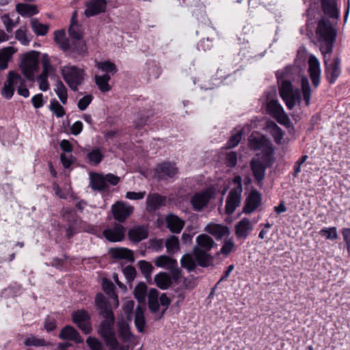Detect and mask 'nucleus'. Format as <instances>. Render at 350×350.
Segmentation results:
<instances>
[{
	"label": "nucleus",
	"instance_id": "4468645a",
	"mask_svg": "<svg viewBox=\"0 0 350 350\" xmlns=\"http://www.w3.org/2000/svg\"><path fill=\"white\" fill-rule=\"evenodd\" d=\"M178 173L176 164L171 162H163L158 164L155 169V176L159 180L173 178Z\"/></svg>",
	"mask_w": 350,
	"mask_h": 350
},
{
	"label": "nucleus",
	"instance_id": "a211bd4d",
	"mask_svg": "<svg viewBox=\"0 0 350 350\" xmlns=\"http://www.w3.org/2000/svg\"><path fill=\"white\" fill-rule=\"evenodd\" d=\"M126 233V228L120 225L116 224L112 228L105 229L103 234L107 240L111 242H119L124 239Z\"/></svg>",
	"mask_w": 350,
	"mask_h": 350
},
{
	"label": "nucleus",
	"instance_id": "6e6552de",
	"mask_svg": "<svg viewBox=\"0 0 350 350\" xmlns=\"http://www.w3.org/2000/svg\"><path fill=\"white\" fill-rule=\"evenodd\" d=\"M23 82L24 79L19 74L14 71H10L1 90L3 96L8 100L12 98L15 91V86L18 84L21 85Z\"/></svg>",
	"mask_w": 350,
	"mask_h": 350
},
{
	"label": "nucleus",
	"instance_id": "8fccbe9b",
	"mask_svg": "<svg viewBox=\"0 0 350 350\" xmlns=\"http://www.w3.org/2000/svg\"><path fill=\"white\" fill-rule=\"evenodd\" d=\"M15 38L18 40L21 44L24 46L29 45L31 37L28 38L27 35V29L25 27H21L15 32Z\"/></svg>",
	"mask_w": 350,
	"mask_h": 350
},
{
	"label": "nucleus",
	"instance_id": "6ab92c4d",
	"mask_svg": "<svg viewBox=\"0 0 350 350\" xmlns=\"http://www.w3.org/2000/svg\"><path fill=\"white\" fill-rule=\"evenodd\" d=\"M106 5V0H90L85 3L84 14L88 18L98 15L105 11Z\"/></svg>",
	"mask_w": 350,
	"mask_h": 350
},
{
	"label": "nucleus",
	"instance_id": "e433bc0d",
	"mask_svg": "<svg viewBox=\"0 0 350 350\" xmlns=\"http://www.w3.org/2000/svg\"><path fill=\"white\" fill-rule=\"evenodd\" d=\"M14 52L12 47L0 50V69L5 70L8 68V61L12 58Z\"/></svg>",
	"mask_w": 350,
	"mask_h": 350
},
{
	"label": "nucleus",
	"instance_id": "09e8293b",
	"mask_svg": "<svg viewBox=\"0 0 350 350\" xmlns=\"http://www.w3.org/2000/svg\"><path fill=\"white\" fill-rule=\"evenodd\" d=\"M24 345L27 347H43L49 345V342L43 338L31 336L25 339Z\"/></svg>",
	"mask_w": 350,
	"mask_h": 350
},
{
	"label": "nucleus",
	"instance_id": "f3484780",
	"mask_svg": "<svg viewBox=\"0 0 350 350\" xmlns=\"http://www.w3.org/2000/svg\"><path fill=\"white\" fill-rule=\"evenodd\" d=\"M166 197L157 193H149L146 198V211L148 213H153L160 207L165 205Z\"/></svg>",
	"mask_w": 350,
	"mask_h": 350
},
{
	"label": "nucleus",
	"instance_id": "c756f323",
	"mask_svg": "<svg viewBox=\"0 0 350 350\" xmlns=\"http://www.w3.org/2000/svg\"><path fill=\"white\" fill-rule=\"evenodd\" d=\"M148 302L149 310L156 313L159 310V291L156 288H150L148 293Z\"/></svg>",
	"mask_w": 350,
	"mask_h": 350
},
{
	"label": "nucleus",
	"instance_id": "20e7f679",
	"mask_svg": "<svg viewBox=\"0 0 350 350\" xmlns=\"http://www.w3.org/2000/svg\"><path fill=\"white\" fill-rule=\"evenodd\" d=\"M196 245L193 248V257L189 254L183 256L180 259L182 267L191 272L195 270L196 265L202 267H208L213 257L209 253L211 248L217 246L213 239L206 234H201L196 237Z\"/></svg>",
	"mask_w": 350,
	"mask_h": 350
},
{
	"label": "nucleus",
	"instance_id": "9b49d317",
	"mask_svg": "<svg viewBox=\"0 0 350 350\" xmlns=\"http://www.w3.org/2000/svg\"><path fill=\"white\" fill-rule=\"evenodd\" d=\"M112 214L116 220L124 222L133 212V207L124 202H117L111 207Z\"/></svg>",
	"mask_w": 350,
	"mask_h": 350
},
{
	"label": "nucleus",
	"instance_id": "603ef678",
	"mask_svg": "<svg viewBox=\"0 0 350 350\" xmlns=\"http://www.w3.org/2000/svg\"><path fill=\"white\" fill-rule=\"evenodd\" d=\"M49 109L57 118L63 117L66 113L64 107L55 98L51 100Z\"/></svg>",
	"mask_w": 350,
	"mask_h": 350
},
{
	"label": "nucleus",
	"instance_id": "f8f14e48",
	"mask_svg": "<svg viewBox=\"0 0 350 350\" xmlns=\"http://www.w3.org/2000/svg\"><path fill=\"white\" fill-rule=\"evenodd\" d=\"M308 72L314 88H318L321 83V70L320 62L314 55H310L308 58Z\"/></svg>",
	"mask_w": 350,
	"mask_h": 350
},
{
	"label": "nucleus",
	"instance_id": "864d4df0",
	"mask_svg": "<svg viewBox=\"0 0 350 350\" xmlns=\"http://www.w3.org/2000/svg\"><path fill=\"white\" fill-rule=\"evenodd\" d=\"M98 68L103 71L107 72L109 75V73L113 75L117 72L116 66L110 61L98 63Z\"/></svg>",
	"mask_w": 350,
	"mask_h": 350
},
{
	"label": "nucleus",
	"instance_id": "4be33fe9",
	"mask_svg": "<svg viewBox=\"0 0 350 350\" xmlns=\"http://www.w3.org/2000/svg\"><path fill=\"white\" fill-rule=\"evenodd\" d=\"M250 147L252 150L262 151L266 148L271 145V142L264 135L250 136L249 138Z\"/></svg>",
	"mask_w": 350,
	"mask_h": 350
},
{
	"label": "nucleus",
	"instance_id": "473e14b6",
	"mask_svg": "<svg viewBox=\"0 0 350 350\" xmlns=\"http://www.w3.org/2000/svg\"><path fill=\"white\" fill-rule=\"evenodd\" d=\"M54 40L64 51L67 52L70 49V41L65 38L64 30L55 31L54 32Z\"/></svg>",
	"mask_w": 350,
	"mask_h": 350
},
{
	"label": "nucleus",
	"instance_id": "58836bf2",
	"mask_svg": "<svg viewBox=\"0 0 350 350\" xmlns=\"http://www.w3.org/2000/svg\"><path fill=\"white\" fill-rule=\"evenodd\" d=\"M70 49L68 51H73L79 55H83L87 52V46L82 38L74 39L70 42Z\"/></svg>",
	"mask_w": 350,
	"mask_h": 350
},
{
	"label": "nucleus",
	"instance_id": "f03ea898",
	"mask_svg": "<svg viewBox=\"0 0 350 350\" xmlns=\"http://www.w3.org/2000/svg\"><path fill=\"white\" fill-rule=\"evenodd\" d=\"M95 305L99 314L104 318L98 326V334L105 341V345L111 350H129V345H122L117 340L114 329L115 316L110 302L99 293L96 295Z\"/></svg>",
	"mask_w": 350,
	"mask_h": 350
},
{
	"label": "nucleus",
	"instance_id": "680f3d73",
	"mask_svg": "<svg viewBox=\"0 0 350 350\" xmlns=\"http://www.w3.org/2000/svg\"><path fill=\"white\" fill-rule=\"evenodd\" d=\"M237 163V154L235 152H230L226 155V164L228 167H233Z\"/></svg>",
	"mask_w": 350,
	"mask_h": 350
},
{
	"label": "nucleus",
	"instance_id": "4d7b16f0",
	"mask_svg": "<svg viewBox=\"0 0 350 350\" xmlns=\"http://www.w3.org/2000/svg\"><path fill=\"white\" fill-rule=\"evenodd\" d=\"M123 273L128 282H131L134 280L137 272L136 269L133 266L129 265L123 269Z\"/></svg>",
	"mask_w": 350,
	"mask_h": 350
},
{
	"label": "nucleus",
	"instance_id": "0e129e2a",
	"mask_svg": "<svg viewBox=\"0 0 350 350\" xmlns=\"http://www.w3.org/2000/svg\"><path fill=\"white\" fill-rule=\"evenodd\" d=\"M105 183H106V185H107L109 187V185H113V186H116L118 184V183L120 182V178L113 174H105Z\"/></svg>",
	"mask_w": 350,
	"mask_h": 350
},
{
	"label": "nucleus",
	"instance_id": "c03bdc74",
	"mask_svg": "<svg viewBox=\"0 0 350 350\" xmlns=\"http://www.w3.org/2000/svg\"><path fill=\"white\" fill-rule=\"evenodd\" d=\"M87 158L91 165H97L103 161L104 155L99 148H94L88 153Z\"/></svg>",
	"mask_w": 350,
	"mask_h": 350
},
{
	"label": "nucleus",
	"instance_id": "2f4dec72",
	"mask_svg": "<svg viewBox=\"0 0 350 350\" xmlns=\"http://www.w3.org/2000/svg\"><path fill=\"white\" fill-rule=\"evenodd\" d=\"M154 282L159 288L165 290L172 285V279L167 273L160 272L154 276Z\"/></svg>",
	"mask_w": 350,
	"mask_h": 350
},
{
	"label": "nucleus",
	"instance_id": "dca6fc26",
	"mask_svg": "<svg viewBox=\"0 0 350 350\" xmlns=\"http://www.w3.org/2000/svg\"><path fill=\"white\" fill-rule=\"evenodd\" d=\"M250 167L257 185L262 187L265 177V171L268 167L263 164L259 157H255L250 161Z\"/></svg>",
	"mask_w": 350,
	"mask_h": 350
},
{
	"label": "nucleus",
	"instance_id": "37998d69",
	"mask_svg": "<svg viewBox=\"0 0 350 350\" xmlns=\"http://www.w3.org/2000/svg\"><path fill=\"white\" fill-rule=\"evenodd\" d=\"M54 91L57 95L58 98L61 100V102L65 105L67 102L68 94H67V89L62 81L58 80L55 83V88H54Z\"/></svg>",
	"mask_w": 350,
	"mask_h": 350
},
{
	"label": "nucleus",
	"instance_id": "aec40b11",
	"mask_svg": "<svg viewBox=\"0 0 350 350\" xmlns=\"http://www.w3.org/2000/svg\"><path fill=\"white\" fill-rule=\"evenodd\" d=\"M235 234L238 239H245L253 230L250 220L244 217L235 225Z\"/></svg>",
	"mask_w": 350,
	"mask_h": 350
},
{
	"label": "nucleus",
	"instance_id": "ea45409f",
	"mask_svg": "<svg viewBox=\"0 0 350 350\" xmlns=\"http://www.w3.org/2000/svg\"><path fill=\"white\" fill-rule=\"evenodd\" d=\"M31 25L33 31L37 36H45L49 31V25L42 24L37 18H33L31 19Z\"/></svg>",
	"mask_w": 350,
	"mask_h": 350
},
{
	"label": "nucleus",
	"instance_id": "de8ad7c7",
	"mask_svg": "<svg viewBox=\"0 0 350 350\" xmlns=\"http://www.w3.org/2000/svg\"><path fill=\"white\" fill-rule=\"evenodd\" d=\"M270 133L273 137L274 141L278 144H282L284 137V132L275 123L271 122L270 125Z\"/></svg>",
	"mask_w": 350,
	"mask_h": 350
},
{
	"label": "nucleus",
	"instance_id": "7ed1b4c3",
	"mask_svg": "<svg viewBox=\"0 0 350 350\" xmlns=\"http://www.w3.org/2000/svg\"><path fill=\"white\" fill-rule=\"evenodd\" d=\"M288 68L276 72L278 83H279V92L288 109H293L296 104L300 105L301 102V93L303 100L306 106L310 105L311 87L307 77L302 76L301 79V90L294 89L292 83L286 79Z\"/></svg>",
	"mask_w": 350,
	"mask_h": 350
},
{
	"label": "nucleus",
	"instance_id": "7c9ffc66",
	"mask_svg": "<svg viewBox=\"0 0 350 350\" xmlns=\"http://www.w3.org/2000/svg\"><path fill=\"white\" fill-rule=\"evenodd\" d=\"M16 10L22 16H31L38 12L36 5L26 3H18L16 6Z\"/></svg>",
	"mask_w": 350,
	"mask_h": 350
},
{
	"label": "nucleus",
	"instance_id": "c85d7f7f",
	"mask_svg": "<svg viewBox=\"0 0 350 350\" xmlns=\"http://www.w3.org/2000/svg\"><path fill=\"white\" fill-rule=\"evenodd\" d=\"M110 253L113 258L116 259H125L131 262L134 261L133 253L131 250L121 247V248H112Z\"/></svg>",
	"mask_w": 350,
	"mask_h": 350
},
{
	"label": "nucleus",
	"instance_id": "c9c22d12",
	"mask_svg": "<svg viewBox=\"0 0 350 350\" xmlns=\"http://www.w3.org/2000/svg\"><path fill=\"white\" fill-rule=\"evenodd\" d=\"M111 77L108 73H105L101 76L96 75V84L102 92H107L111 90V87L109 85V81Z\"/></svg>",
	"mask_w": 350,
	"mask_h": 350
},
{
	"label": "nucleus",
	"instance_id": "1a4fd4ad",
	"mask_svg": "<svg viewBox=\"0 0 350 350\" xmlns=\"http://www.w3.org/2000/svg\"><path fill=\"white\" fill-rule=\"evenodd\" d=\"M72 319L75 324L85 334H88L92 332L90 315L85 310H78L72 314Z\"/></svg>",
	"mask_w": 350,
	"mask_h": 350
},
{
	"label": "nucleus",
	"instance_id": "4c0bfd02",
	"mask_svg": "<svg viewBox=\"0 0 350 350\" xmlns=\"http://www.w3.org/2000/svg\"><path fill=\"white\" fill-rule=\"evenodd\" d=\"M208 232L215 236L216 239H221L222 237L229 234V228L227 226L215 224L210 227Z\"/></svg>",
	"mask_w": 350,
	"mask_h": 350
},
{
	"label": "nucleus",
	"instance_id": "b1692460",
	"mask_svg": "<svg viewBox=\"0 0 350 350\" xmlns=\"http://www.w3.org/2000/svg\"><path fill=\"white\" fill-rule=\"evenodd\" d=\"M165 221L168 229L174 233H180L185 225V221L174 214H169Z\"/></svg>",
	"mask_w": 350,
	"mask_h": 350
},
{
	"label": "nucleus",
	"instance_id": "a18cd8bd",
	"mask_svg": "<svg viewBox=\"0 0 350 350\" xmlns=\"http://www.w3.org/2000/svg\"><path fill=\"white\" fill-rule=\"evenodd\" d=\"M138 266L141 271L142 274L148 281L151 279V274L154 269V267L152 264L146 260H139L138 262Z\"/></svg>",
	"mask_w": 350,
	"mask_h": 350
},
{
	"label": "nucleus",
	"instance_id": "e2e57ef3",
	"mask_svg": "<svg viewBox=\"0 0 350 350\" xmlns=\"http://www.w3.org/2000/svg\"><path fill=\"white\" fill-rule=\"evenodd\" d=\"M234 246V243L232 240H226L221 248L220 252L225 256H228L232 252Z\"/></svg>",
	"mask_w": 350,
	"mask_h": 350
},
{
	"label": "nucleus",
	"instance_id": "338daca9",
	"mask_svg": "<svg viewBox=\"0 0 350 350\" xmlns=\"http://www.w3.org/2000/svg\"><path fill=\"white\" fill-rule=\"evenodd\" d=\"M150 247L155 252H161L163 247V241L162 239H152L150 242Z\"/></svg>",
	"mask_w": 350,
	"mask_h": 350
},
{
	"label": "nucleus",
	"instance_id": "a19ab883",
	"mask_svg": "<svg viewBox=\"0 0 350 350\" xmlns=\"http://www.w3.org/2000/svg\"><path fill=\"white\" fill-rule=\"evenodd\" d=\"M102 287L104 292L111 298L118 301V295L116 293V286L113 283L107 278L103 279Z\"/></svg>",
	"mask_w": 350,
	"mask_h": 350
},
{
	"label": "nucleus",
	"instance_id": "bf43d9fd",
	"mask_svg": "<svg viewBox=\"0 0 350 350\" xmlns=\"http://www.w3.org/2000/svg\"><path fill=\"white\" fill-rule=\"evenodd\" d=\"M1 21L5 26V29L8 33H12L14 27H15L16 24L13 21L12 18H10L8 14L3 15L1 17Z\"/></svg>",
	"mask_w": 350,
	"mask_h": 350
},
{
	"label": "nucleus",
	"instance_id": "72a5a7b5",
	"mask_svg": "<svg viewBox=\"0 0 350 350\" xmlns=\"http://www.w3.org/2000/svg\"><path fill=\"white\" fill-rule=\"evenodd\" d=\"M134 297L139 304H145L147 295V285L144 282H139L133 291Z\"/></svg>",
	"mask_w": 350,
	"mask_h": 350
},
{
	"label": "nucleus",
	"instance_id": "2eb2a0df",
	"mask_svg": "<svg viewBox=\"0 0 350 350\" xmlns=\"http://www.w3.org/2000/svg\"><path fill=\"white\" fill-rule=\"evenodd\" d=\"M262 196L256 189H252L245 200L243 212L245 214H251L255 211L261 204Z\"/></svg>",
	"mask_w": 350,
	"mask_h": 350
},
{
	"label": "nucleus",
	"instance_id": "9d476101",
	"mask_svg": "<svg viewBox=\"0 0 350 350\" xmlns=\"http://www.w3.org/2000/svg\"><path fill=\"white\" fill-rule=\"evenodd\" d=\"M213 196L214 192L210 189L195 193L190 200L193 209L195 211H201Z\"/></svg>",
	"mask_w": 350,
	"mask_h": 350
},
{
	"label": "nucleus",
	"instance_id": "79ce46f5",
	"mask_svg": "<svg viewBox=\"0 0 350 350\" xmlns=\"http://www.w3.org/2000/svg\"><path fill=\"white\" fill-rule=\"evenodd\" d=\"M118 332L120 338L125 342L131 341L133 337L129 325L124 322L119 323Z\"/></svg>",
	"mask_w": 350,
	"mask_h": 350
},
{
	"label": "nucleus",
	"instance_id": "cd10ccee",
	"mask_svg": "<svg viewBox=\"0 0 350 350\" xmlns=\"http://www.w3.org/2000/svg\"><path fill=\"white\" fill-rule=\"evenodd\" d=\"M134 323L139 332H144L146 320L144 317V308L142 306H137L135 308Z\"/></svg>",
	"mask_w": 350,
	"mask_h": 350
},
{
	"label": "nucleus",
	"instance_id": "13d9d810",
	"mask_svg": "<svg viewBox=\"0 0 350 350\" xmlns=\"http://www.w3.org/2000/svg\"><path fill=\"white\" fill-rule=\"evenodd\" d=\"M93 99V96L91 94H88L82 97L78 101L77 106L81 111L85 110L88 105L91 103Z\"/></svg>",
	"mask_w": 350,
	"mask_h": 350
},
{
	"label": "nucleus",
	"instance_id": "69168bd1",
	"mask_svg": "<svg viewBox=\"0 0 350 350\" xmlns=\"http://www.w3.org/2000/svg\"><path fill=\"white\" fill-rule=\"evenodd\" d=\"M146 195V191L135 192L128 191L126 193V198L129 200H136L143 199Z\"/></svg>",
	"mask_w": 350,
	"mask_h": 350
},
{
	"label": "nucleus",
	"instance_id": "412c9836",
	"mask_svg": "<svg viewBox=\"0 0 350 350\" xmlns=\"http://www.w3.org/2000/svg\"><path fill=\"white\" fill-rule=\"evenodd\" d=\"M59 337L62 340L73 341L77 344L83 342V338L81 337L77 330L70 325H66L63 327L59 333Z\"/></svg>",
	"mask_w": 350,
	"mask_h": 350
},
{
	"label": "nucleus",
	"instance_id": "a878e982",
	"mask_svg": "<svg viewBox=\"0 0 350 350\" xmlns=\"http://www.w3.org/2000/svg\"><path fill=\"white\" fill-rule=\"evenodd\" d=\"M90 185L91 188L94 191H101L108 189V186L106 185L104 174L98 173L90 174Z\"/></svg>",
	"mask_w": 350,
	"mask_h": 350
},
{
	"label": "nucleus",
	"instance_id": "f257e3e1",
	"mask_svg": "<svg viewBox=\"0 0 350 350\" xmlns=\"http://www.w3.org/2000/svg\"><path fill=\"white\" fill-rule=\"evenodd\" d=\"M316 33L320 51L323 55L325 79L329 84H334L342 72L341 59L336 57L329 62L327 55H329L333 51L337 31L327 18H322L318 23Z\"/></svg>",
	"mask_w": 350,
	"mask_h": 350
},
{
	"label": "nucleus",
	"instance_id": "774afa93",
	"mask_svg": "<svg viewBox=\"0 0 350 350\" xmlns=\"http://www.w3.org/2000/svg\"><path fill=\"white\" fill-rule=\"evenodd\" d=\"M341 232L347 246V250L350 253V228H343Z\"/></svg>",
	"mask_w": 350,
	"mask_h": 350
},
{
	"label": "nucleus",
	"instance_id": "052dcab7",
	"mask_svg": "<svg viewBox=\"0 0 350 350\" xmlns=\"http://www.w3.org/2000/svg\"><path fill=\"white\" fill-rule=\"evenodd\" d=\"M242 136V132H237L236 134L232 135L226 144V146L228 148H232L238 145L241 141Z\"/></svg>",
	"mask_w": 350,
	"mask_h": 350
},
{
	"label": "nucleus",
	"instance_id": "49530a36",
	"mask_svg": "<svg viewBox=\"0 0 350 350\" xmlns=\"http://www.w3.org/2000/svg\"><path fill=\"white\" fill-rule=\"evenodd\" d=\"M165 247L169 254H173L179 250V240L175 235H171L165 241Z\"/></svg>",
	"mask_w": 350,
	"mask_h": 350
},
{
	"label": "nucleus",
	"instance_id": "6e6d98bb",
	"mask_svg": "<svg viewBox=\"0 0 350 350\" xmlns=\"http://www.w3.org/2000/svg\"><path fill=\"white\" fill-rule=\"evenodd\" d=\"M68 33L73 40L83 38V33L81 29V27L78 23L70 24V27L68 29Z\"/></svg>",
	"mask_w": 350,
	"mask_h": 350
},
{
	"label": "nucleus",
	"instance_id": "f704fd0d",
	"mask_svg": "<svg viewBox=\"0 0 350 350\" xmlns=\"http://www.w3.org/2000/svg\"><path fill=\"white\" fill-rule=\"evenodd\" d=\"M154 264L158 267L169 270L170 268H172V266L177 265V261L168 256L161 255L155 259Z\"/></svg>",
	"mask_w": 350,
	"mask_h": 350
},
{
	"label": "nucleus",
	"instance_id": "5701e85b",
	"mask_svg": "<svg viewBox=\"0 0 350 350\" xmlns=\"http://www.w3.org/2000/svg\"><path fill=\"white\" fill-rule=\"evenodd\" d=\"M321 5L325 15L332 18H339L340 13L335 0H321Z\"/></svg>",
	"mask_w": 350,
	"mask_h": 350
},
{
	"label": "nucleus",
	"instance_id": "39448f33",
	"mask_svg": "<svg viewBox=\"0 0 350 350\" xmlns=\"http://www.w3.org/2000/svg\"><path fill=\"white\" fill-rule=\"evenodd\" d=\"M40 52L32 51L26 53L22 59L21 69L25 78L31 82L35 81L34 72L38 70Z\"/></svg>",
	"mask_w": 350,
	"mask_h": 350
},
{
	"label": "nucleus",
	"instance_id": "3c124183",
	"mask_svg": "<svg viewBox=\"0 0 350 350\" xmlns=\"http://www.w3.org/2000/svg\"><path fill=\"white\" fill-rule=\"evenodd\" d=\"M319 234L321 237H325L326 239L332 241L336 240L338 238L336 227H324L319 231Z\"/></svg>",
	"mask_w": 350,
	"mask_h": 350
},
{
	"label": "nucleus",
	"instance_id": "bb28decb",
	"mask_svg": "<svg viewBox=\"0 0 350 350\" xmlns=\"http://www.w3.org/2000/svg\"><path fill=\"white\" fill-rule=\"evenodd\" d=\"M274 150L272 144L266 148L261 153L256 154V157H259L263 164L268 167L273 165L275 162Z\"/></svg>",
	"mask_w": 350,
	"mask_h": 350
},
{
	"label": "nucleus",
	"instance_id": "ddd939ff",
	"mask_svg": "<svg viewBox=\"0 0 350 350\" xmlns=\"http://www.w3.org/2000/svg\"><path fill=\"white\" fill-rule=\"evenodd\" d=\"M242 187L236 186L230 190L226 202V212L230 215L234 212L241 202Z\"/></svg>",
	"mask_w": 350,
	"mask_h": 350
},
{
	"label": "nucleus",
	"instance_id": "423d86ee",
	"mask_svg": "<svg viewBox=\"0 0 350 350\" xmlns=\"http://www.w3.org/2000/svg\"><path fill=\"white\" fill-rule=\"evenodd\" d=\"M64 79L73 91H77L78 87L84 80V70L75 66H64L62 69Z\"/></svg>",
	"mask_w": 350,
	"mask_h": 350
},
{
	"label": "nucleus",
	"instance_id": "0eeeda50",
	"mask_svg": "<svg viewBox=\"0 0 350 350\" xmlns=\"http://www.w3.org/2000/svg\"><path fill=\"white\" fill-rule=\"evenodd\" d=\"M267 110L269 114L275 119L278 123L286 128H289L291 126V120L278 100L269 99L268 96Z\"/></svg>",
	"mask_w": 350,
	"mask_h": 350
},
{
	"label": "nucleus",
	"instance_id": "5fc2aeb1",
	"mask_svg": "<svg viewBox=\"0 0 350 350\" xmlns=\"http://www.w3.org/2000/svg\"><path fill=\"white\" fill-rule=\"evenodd\" d=\"M86 343L91 350H105V348L96 338L89 336L86 340Z\"/></svg>",
	"mask_w": 350,
	"mask_h": 350
},
{
	"label": "nucleus",
	"instance_id": "393cba45",
	"mask_svg": "<svg viewBox=\"0 0 350 350\" xmlns=\"http://www.w3.org/2000/svg\"><path fill=\"white\" fill-rule=\"evenodd\" d=\"M129 239L135 243H139L148 236V232L142 226H137L131 228L128 232Z\"/></svg>",
	"mask_w": 350,
	"mask_h": 350
}]
</instances>
